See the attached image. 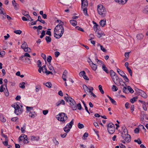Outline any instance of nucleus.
Returning <instances> with one entry per match:
<instances>
[{
	"mask_svg": "<svg viewBox=\"0 0 148 148\" xmlns=\"http://www.w3.org/2000/svg\"><path fill=\"white\" fill-rule=\"evenodd\" d=\"M14 32L16 34H20L22 33V31L20 30H16L14 31Z\"/></svg>",
	"mask_w": 148,
	"mask_h": 148,
	"instance_id": "nucleus-55",
	"label": "nucleus"
},
{
	"mask_svg": "<svg viewBox=\"0 0 148 148\" xmlns=\"http://www.w3.org/2000/svg\"><path fill=\"white\" fill-rule=\"evenodd\" d=\"M67 73V71L66 70H65L62 74V78L65 81H66V76Z\"/></svg>",
	"mask_w": 148,
	"mask_h": 148,
	"instance_id": "nucleus-15",
	"label": "nucleus"
},
{
	"mask_svg": "<svg viewBox=\"0 0 148 148\" xmlns=\"http://www.w3.org/2000/svg\"><path fill=\"white\" fill-rule=\"evenodd\" d=\"M46 86L47 87L50 88L51 87L52 84L50 82H47L46 83Z\"/></svg>",
	"mask_w": 148,
	"mask_h": 148,
	"instance_id": "nucleus-47",
	"label": "nucleus"
},
{
	"mask_svg": "<svg viewBox=\"0 0 148 148\" xmlns=\"http://www.w3.org/2000/svg\"><path fill=\"white\" fill-rule=\"evenodd\" d=\"M112 79L115 84L124 86V85L123 84H125V82H124L121 78H119L117 75L113 77Z\"/></svg>",
	"mask_w": 148,
	"mask_h": 148,
	"instance_id": "nucleus-3",
	"label": "nucleus"
},
{
	"mask_svg": "<svg viewBox=\"0 0 148 148\" xmlns=\"http://www.w3.org/2000/svg\"><path fill=\"white\" fill-rule=\"evenodd\" d=\"M127 90H128L131 93H133L134 92V91L133 89L130 86H128L127 87Z\"/></svg>",
	"mask_w": 148,
	"mask_h": 148,
	"instance_id": "nucleus-39",
	"label": "nucleus"
},
{
	"mask_svg": "<svg viewBox=\"0 0 148 148\" xmlns=\"http://www.w3.org/2000/svg\"><path fill=\"white\" fill-rule=\"evenodd\" d=\"M13 5L14 7V9L16 10H17L18 9V4L16 3L14 0H13L12 1Z\"/></svg>",
	"mask_w": 148,
	"mask_h": 148,
	"instance_id": "nucleus-14",
	"label": "nucleus"
},
{
	"mask_svg": "<svg viewBox=\"0 0 148 148\" xmlns=\"http://www.w3.org/2000/svg\"><path fill=\"white\" fill-rule=\"evenodd\" d=\"M109 72L111 78H112L114 76H115L116 75V73L112 70H110Z\"/></svg>",
	"mask_w": 148,
	"mask_h": 148,
	"instance_id": "nucleus-22",
	"label": "nucleus"
},
{
	"mask_svg": "<svg viewBox=\"0 0 148 148\" xmlns=\"http://www.w3.org/2000/svg\"><path fill=\"white\" fill-rule=\"evenodd\" d=\"M25 125H24L23 126V127H22L21 128V131L22 133H24L25 131Z\"/></svg>",
	"mask_w": 148,
	"mask_h": 148,
	"instance_id": "nucleus-60",
	"label": "nucleus"
},
{
	"mask_svg": "<svg viewBox=\"0 0 148 148\" xmlns=\"http://www.w3.org/2000/svg\"><path fill=\"white\" fill-rule=\"evenodd\" d=\"M127 69V71H128V72H129V73H130V75L131 76H132V70L129 68H128Z\"/></svg>",
	"mask_w": 148,
	"mask_h": 148,
	"instance_id": "nucleus-62",
	"label": "nucleus"
},
{
	"mask_svg": "<svg viewBox=\"0 0 148 148\" xmlns=\"http://www.w3.org/2000/svg\"><path fill=\"white\" fill-rule=\"evenodd\" d=\"M86 74V73H85V72L84 71H81L79 72V75L80 76V77H82V76H84V75H85Z\"/></svg>",
	"mask_w": 148,
	"mask_h": 148,
	"instance_id": "nucleus-42",
	"label": "nucleus"
},
{
	"mask_svg": "<svg viewBox=\"0 0 148 148\" xmlns=\"http://www.w3.org/2000/svg\"><path fill=\"white\" fill-rule=\"evenodd\" d=\"M83 87L85 93H87L88 92H89V88H88L86 85H83Z\"/></svg>",
	"mask_w": 148,
	"mask_h": 148,
	"instance_id": "nucleus-16",
	"label": "nucleus"
},
{
	"mask_svg": "<svg viewBox=\"0 0 148 148\" xmlns=\"http://www.w3.org/2000/svg\"><path fill=\"white\" fill-rule=\"evenodd\" d=\"M123 133L124 135H126L128 134V131L127 129L126 128H125L124 129L123 132Z\"/></svg>",
	"mask_w": 148,
	"mask_h": 148,
	"instance_id": "nucleus-49",
	"label": "nucleus"
},
{
	"mask_svg": "<svg viewBox=\"0 0 148 148\" xmlns=\"http://www.w3.org/2000/svg\"><path fill=\"white\" fill-rule=\"evenodd\" d=\"M115 1L116 3L120 4H124L125 3L127 0H114Z\"/></svg>",
	"mask_w": 148,
	"mask_h": 148,
	"instance_id": "nucleus-11",
	"label": "nucleus"
},
{
	"mask_svg": "<svg viewBox=\"0 0 148 148\" xmlns=\"http://www.w3.org/2000/svg\"><path fill=\"white\" fill-rule=\"evenodd\" d=\"M143 11L144 13L148 14V5L145 7Z\"/></svg>",
	"mask_w": 148,
	"mask_h": 148,
	"instance_id": "nucleus-28",
	"label": "nucleus"
},
{
	"mask_svg": "<svg viewBox=\"0 0 148 148\" xmlns=\"http://www.w3.org/2000/svg\"><path fill=\"white\" fill-rule=\"evenodd\" d=\"M37 63H38V64H37V66L38 67H41V66H42L41 62L40 60H39L38 61Z\"/></svg>",
	"mask_w": 148,
	"mask_h": 148,
	"instance_id": "nucleus-51",
	"label": "nucleus"
},
{
	"mask_svg": "<svg viewBox=\"0 0 148 148\" xmlns=\"http://www.w3.org/2000/svg\"><path fill=\"white\" fill-rule=\"evenodd\" d=\"M64 31V28L63 26L57 25L54 30V37L57 39L60 38L62 36Z\"/></svg>",
	"mask_w": 148,
	"mask_h": 148,
	"instance_id": "nucleus-1",
	"label": "nucleus"
},
{
	"mask_svg": "<svg viewBox=\"0 0 148 148\" xmlns=\"http://www.w3.org/2000/svg\"><path fill=\"white\" fill-rule=\"evenodd\" d=\"M99 23L101 26L102 27H104L106 24V19L101 20L99 22Z\"/></svg>",
	"mask_w": 148,
	"mask_h": 148,
	"instance_id": "nucleus-19",
	"label": "nucleus"
},
{
	"mask_svg": "<svg viewBox=\"0 0 148 148\" xmlns=\"http://www.w3.org/2000/svg\"><path fill=\"white\" fill-rule=\"evenodd\" d=\"M52 59V57L50 56H49L47 57V60L49 63H50L51 62V60Z\"/></svg>",
	"mask_w": 148,
	"mask_h": 148,
	"instance_id": "nucleus-53",
	"label": "nucleus"
},
{
	"mask_svg": "<svg viewBox=\"0 0 148 148\" xmlns=\"http://www.w3.org/2000/svg\"><path fill=\"white\" fill-rule=\"evenodd\" d=\"M2 143L4 144V145L5 146H8V140H5V141H3L2 142Z\"/></svg>",
	"mask_w": 148,
	"mask_h": 148,
	"instance_id": "nucleus-50",
	"label": "nucleus"
},
{
	"mask_svg": "<svg viewBox=\"0 0 148 148\" xmlns=\"http://www.w3.org/2000/svg\"><path fill=\"white\" fill-rule=\"evenodd\" d=\"M101 49L103 52H106L107 50L104 48L102 45L100 46Z\"/></svg>",
	"mask_w": 148,
	"mask_h": 148,
	"instance_id": "nucleus-57",
	"label": "nucleus"
},
{
	"mask_svg": "<svg viewBox=\"0 0 148 148\" xmlns=\"http://www.w3.org/2000/svg\"><path fill=\"white\" fill-rule=\"evenodd\" d=\"M93 28L94 30V31L95 32V33L98 32H99V29H98V27L97 26H94Z\"/></svg>",
	"mask_w": 148,
	"mask_h": 148,
	"instance_id": "nucleus-61",
	"label": "nucleus"
},
{
	"mask_svg": "<svg viewBox=\"0 0 148 148\" xmlns=\"http://www.w3.org/2000/svg\"><path fill=\"white\" fill-rule=\"evenodd\" d=\"M114 127L115 126L114 124L112 123L108 124L107 125V129H108V128H111Z\"/></svg>",
	"mask_w": 148,
	"mask_h": 148,
	"instance_id": "nucleus-38",
	"label": "nucleus"
},
{
	"mask_svg": "<svg viewBox=\"0 0 148 148\" xmlns=\"http://www.w3.org/2000/svg\"><path fill=\"white\" fill-rule=\"evenodd\" d=\"M4 90H5V91H7L6 89V88H3V85H2L0 87V92H2L4 91Z\"/></svg>",
	"mask_w": 148,
	"mask_h": 148,
	"instance_id": "nucleus-32",
	"label": "nucleus"
},
{
	"mask_svg": "<svg viewBox=\"0 0 148 148\" xmlns=\"http://www.w3.org/2000/svg\"><path fill=\"white\" fill-rule=\"evenodd\" d=\"M138 94L144 98L147 97V94L143 91L141 90Z\"/></svg>",
	"mask_w": 148,
	"mask_h": 148,
	"instance_id": "nucleus-17",
	"label": "nucleus"
},
{
	"mask_svg": "<svg viewBox=\"0 0 148 148\" xmlns=\"http://www.w3.org/2000/svg\"><path fill=\"white\" fill-rule=\"evenodd\" d=\"M87 7H84V8H82V9H83V11L84 12V14L86 16H88V14L87 13Z\"/></svg>",
	"mask_w": 148,
	"mask_h": 148,
	"instance_id": "nucleus-26",
	"label": "nucleus"
},
{
	"mask_svg": "<svg viewBox=\"0 0 148 148\" xmlns=\"http://www.w3.org/2000/svg\"><path fill=\"white\" fill-rule=\"evenodd\" d=\"M64 99L66 102H69L71 108L73 110H75L77 109V104L74 100L71 97H64Z\"/></svg>",
	"mask_w": 148,
	"mask_h": 148,
	"instance_id": "nucleus-2",
	"label": "nucleus"
},
{
	"mask_svg": "<svg viewBox=\"0 0 148 148\" xmlns=\"http://www.w3.org/2000/svg\"><path fill=\"white\" fill-rule=\"evenodd\" d=\"M73 119H72L71 121L69 123H68L66 126L63 129L65 132L67 133L70 131V129L73 125Z\"/></svg>",
	"mask_w": 148,
	"mask_h": 148,
	"instance_id": "nucleus-7",
	"label": "nucleus"
},
{
	"mask_svg": "<svg viewBox=\"0 0 148 148\" xmlns=\"http://www.w3.org/2000/svg\"><path fill=\"white\" fill-rule=\"evenodd\" d=\"M25 51L26 52H29L30 51V49L27 46V47H25L24 49Z\"/></svg>",
	"mask_w": 148,
	"mask_h": 148,
	"instance_id": "nucleus-58",
	"label": "nucleus"
},
{
	"mask_svg": "<svg viewBox=\"0 0 148 148\" xmlns=\"http://www.w3.org/2000/svg\"><path fill=\"white\" fill-rule=\"evenodd\" d=\"M121 137L123 139H124L126 142L129 143L130 142L131 140V136L129 134L124 135L123 133H122Z\"/></svg>",
	"mask_w": 148,
	"mask_h": 148,
	"instance_id": "nucleus-8",
	"label": "nucleus"
},
{
	"mask_svg": "<svg viewBox=\"0 0 148 148\" xmlns=\"http://www.w3.org/2000/svg\"><path fill=\"white\" fill-rule=\"evenodd\" d=\"M35 113V112L33 111H32V112H30L29 114V116L32 118L34 117H35L34 115Z\"/></svg>",
	"mask_w": 148,
	"mask_h": 148,
	"instance_id": "nucleus-33",
	"label": "nucleus"
},
{
	"mask_svg": "<svg viewBox=\"0 0 148 148\" xmlns=\"http://www.w3.org/2000/svg\"><path fill=\"white\" fill-rule=\"evenodd\" d=\"M117 71L119 74L122 77L124 75H125V73L123 71H121L119 69H117Z\"/></svg>",
	"mask_w": 148,
	"mask_h": 148,
	"instance_id": "nucleus-21",
	"label": "nucleus"
},
{
	"mask_svg": "<svg viewBox=\"0 0 148 148\" xmlns=\"http://www.w3.org/2000/svg\"><path fill=\"white\" fill-rule=\"evenodd\" d=\"M124 85V84H125V86H124L123 89V92L125 93H127L128 92V91L127 90V88H126V86H127L126 84H123Z\"/></svg>",
	"mask_w": 148,
	"mask_h": 148,
	"instance_id": "nucleus-34",
	"label": "nucleus"
},
{
	"mask_svg": "<svg viewBox=\"0 0 148 148\" xmlns=\"http://www.w3.org/2000/svg\"><path fill=\"white\" fill-rule=\"evenodd\" d=\"M97 11L99 14L103 17H105L106 16L107 12L106 10L103 5H98Z\"/></svg>",
	"mask_w": 148,
	"mask_h": 148,
	"instance_id": "nucleus-4",
	"label": "nucleus"
},
{
	"mask_svg": "<svg viewBox=\"0 0 148 148\" xmlns=\"http://www.w3.org/2000/svg\"><path fill=\"white\" fill-rule=\"evenodd\" d=\"M12 106L14 108V113L17 115L21 114L23 111V109L20 108V106L17 103L12 105Z\"/></svg>",
	"mask_w": 148,
	"mask_h": 148,
	"instance_id": "nucleus-5",
	"label": "nucleus"
},
{
	"mask_svg": "<svg viewBox=\"0 0 148 148\" xmlns=\"http://www.w3.org/2000/svg\"><path fill=\"white\" fill-rule=\"evenodd\" d=\"M92 69L94 71H95L97 68V65L93 63L90 65Z\"/></svg>",
	"mask_w": 148,
	"mask_h": 148,
	"instance_id": "nucleus-23",
	"label": "nucleus"
},
{
	"mask_svg": "<svg viewBox=\"0 0 148 148\" xmlns=\"http://www.w3.org/2000/svg\"><path fill=\"white\" fill-rule=\"evenodd\" d=\"M123 77L124 79V80L126 82H129V80L126 75V74H125V75H124L123 76H122Z\"/></svg>",
	"mask_w": 148,
	"mask_h": 148,
	"instance_id": "nucleus-41",
	"label": "nucleus"
},
{
	"mask_svg": "<svg viewBox=\"0 0 148 148\" xmlns=\"http://www.w3.org/2000/svg\"><path fill=\"white\" fill-rule=\"evenodd\" d=\"M110 100L112 103L116 105V101L113 99L111 97L110 98Z\"/></svg>",
	"mask_w": 148,
	"mask_h": 148,
	"instance_id": "nucleus-63",
	"label": "nucleus"
},
{
	"mask_svg": "<svg viewBox=\"0 0 148 148\" xmlns=\"http://www.w3.org/2000/svg\"><path fill=\"white\" fill-rule=\"evenodd\" d=\"M142 103H143V109L145 111H146L147 110V108L145 105V102L144 101H140Z\"/></svg>",
	"mask_w": 148,
	"mask_h": 148,
	"instance_id": "nucleus-31",
	"label": "nucleus"
},
{
	"mask_svg": "<svg viewBox=\"0 0 148 148\" xmlns=\"http://www.w3.org/2000/svg\"><path fill=\"white\" fill-rule=\"evenodd\" d=\"M38 138H36V137L34 136H32L31 137V140L32 141H38Z\"/></svg>",
	"mask_w": 148,
	"mask_h": 148,
	"instance_id": "nucleus-43",
	"label": "nucleus"
},
{
	"mask_svg": "<svg viewBox=\"0 0 148 148\" xmlns=\"http://www.w3.org/2000/svg\"><path fill=\"white\" fill-rule=\"evenodd\" d=\"M25 83L24 82L21 83L20 84V88L24 89L25 88Z\"/></svg>",
	"mask_w": 148,
	"mask_h": 148,
	"instance_id": "nucleus-45",
	"label": "nucleus"
},
{
	"mask_svg": "<svg viewBox=\"0 0 148 148\" xmlns=\"http://www.w3.org/2000/svg\"><path fill=\"white\" fill-rule=\"evenodd\" d=\"M57 119L58 120L64 123L65 121L67 119V117L66 114L64 113H61L57 115Z\"/></svg>",
	"mask_w": 148,
	"mask_h": 148,
	"instance_id": "nucleus-6",
	"label": "nucleus"
},
{
	"mask_svg": "<svg viewBox=\"0 0 148 148\" xmlns=\"http://www.w3.org/2000/svg\"><path fill=\"white\" fill-rule=\"evenodd\" d=\"M102 69L103 70L105 71L107 73H109V71L108 68L106 67L105 65L103 64L102 66Z\"/></svg>",
	"mask_w": 148,
	"mask_h": 148,
	"instance_id": "nucleus-20",
	"label": "nucleus"
},
{
	"mask_svg": "<svg viewBox=\"0 0 148 148\" xmlns=\"http://www.w3.org/2000/svg\"><path fill=\"white\" fill-rule=\"evenodd\" d=\"M144 36L142 34H138L136 36V38L138 40H141L143 39Z\"/></svg>",
	"mask_w": 148,
	"mask_h": 148,
	"instance_id": "nucleus-27",
	"label": "nucleus"
},
{
	"mask_svg": "<svg viewBox=\"0 0 148 148\" xmlns=\"http://www.w3.org/2000/svg\"><path fill=\"white\" fill-rule=\"evenodd\" d=\"M98 88L100 91L101 92L102 94H103L104 92L102 88V86L101 85H99L98 86Z\"/></svg>",
	"mask_w": 148,
	"mask_h": 148,
	"instance_id": "nucleus-35",
	"label": "nucleus"
},
{
	"mask_svg": "<svg viewBox=\"0 0 148 148\" xmlns=\"http://www.w3.org/2000/svg\"><path fill=\"white\" fill-rule=\"evenodd\" d=\"M78 109L79 110H81L82 109V107L80 103H79L77 105Z\"/></svg>",
	"mask_w": 148,
	"mask_h": 148,
	"instance_id": "nucleus-64",
	"label": "nucleus"
},
{
	"mask_svg": "<svg viewBox=\"0 0 148 148\" xmlns=\"http://www.w3.org/2000/svg\"><path fill=\"white\" fill-rule=\"evenodd\" d=\"M77 126L79 129H82L84 127V125L80 123H78Z\"/></svg>",
	"mask_w": 148,
	"mask_h": 148,
	"instance_id": "nucleus-40",
	"label": "nucleus"
},
{
	"mask_svg": "<svg viewBox=\"0 0 148 148\" xmlns=\"http://www.w3.org/2000/svg\"><path fill=\"white\" fill-rule=\"evenodd\" d=\"M70 23L73 26H75L77 24V21L75 20H72L70 21Z\"/></svg>",
	"mask_w": 148,
	"mask_h": 148,
	"instance_id": "nucleus-25",
	"label": "nucleus"
},
{
	"mask_svg": "<svg viewBox=\"0 0 148 148\" xmlns=\"http://www.w3.org/2000/svg\"><path fill=\"white\" fill-rule=\"evenodd\" d=\"M134 141L136 143H137L139 145L142 143V142L139 138H138V140H134Z\"/></svg>",
	"mask_w": 148,
	"mask_h": 148,
	"instance_id": "nucleus-48",
	"label": "nucleus"
},
{
	"mask_svg": "<svg viewBox=\"0 0 148 148\" xmlns=\"http://www.w3.org/2000/svg\"><path fill=\"white\" fill-rule=\"evenodd\" d=\"M137 97H134V98H133L132 99H130V102H131L132 103H134V102L136 101V99H137Z\"/></svg>",
	"mask_w": 148,
	"mask_h": 148,
	"instance_id": "nucleus-52",
	"label": "nucleus"
},
{
	"mask_svg": "<svg viewBox=\"0 0 148 148\" xmlns=\"http://www.w3.org/2000/svg\"><path fill=\"white\" fill-rule=\"evenodd\" d=\"M23 15L25 16H29V12L26 11H24L23 13Z\"/></svg>",
	"mask_w": 148,
	"mask_h": 148,
	"instance_id": "nucleus-56",
	"label": "nucleus"
},
{
	"mask_svg": "<svg viewBox=\"0 0 148 148\" xmlns=\"http://www.w3.org/2000/svg\"><path fill=\"white\" fill-rule=\"evenodd\" d=\"M57 22L59 23V24L58 25H60L63 26V25H64V23L61 20H57Z\"/></svg>",
	"mask_w": 148,
	"mask_h": 148,
	"instance_id": "nucleus-59",
	"label": "nucleus"
},
{
	"mask_svg": "<svg viewBox=\"0 0 148 148\" xmlns=\"http://www.w3.org/2000/svg\"><path fill=\"white\" fill-rule=\"evenodd\" d=\"M118 88L116 87V86L115 85H113L112 86V90L114 91H116L118 90Z\"/></svg>",
	"mask_w": 148,
	"mask_h": 148,
	"instance_id": "nucleus-44",
	"label": "nucleus"
},
{
	"mask_svg": "<svg viewBox=\"0 0 148 148\" xmlns=\"http://www.w3.org/2000/svg\"><path fill=\"white\" fill-rule=\"evenodd\" d=\"M4 82L5 83V84L4 85L5 86V87L6 88V89L7 91H5L4 92L5 93V95L6 96H8L9 95V93L8 91V90L7 89V84L8 82V80L7 79H5L4 80Z\"/></svg>",
	"mask_w": 148,
	"mask_h": 148,
	"instance_id": "nucleus-9",
	"label": "nucleus"
},
{
	"mask_svg": "<svg viewBox=\"0 0 148 148\" xmlns=\"http://www.w3.org/2000/svg\"><path fill=\"white\" fill-rule=\"evenodd\" d=\"M62 104L63 105H65V102L63 99L60 100L58 101L56 104L57 106H59L60 104Z\"/></svg>",
	"mask_w": 148,
	"mask_h": 148,
	"instance_id": "nucleus-13",
	"label": "nucleus"
},
{
	"mask_svg": "<svg viewBox=\"0 0 148 148\" xmlns=\"http://www.w3.org/2000/svg\"><path fill=\"white\" fill-rule=\"evenodd\" d=\"M53 141L56 145H58L59 144L58 142L56 140V138H54L53 139Z\"/></svg>",
	"mask_w": 148,
	"mask_h": 148,
	"instance_id": "nucleus-54",
	"label": "nucleus"
},
{
	"mask_svg": "<svg viewBox=\"0 0 148 148\" xmlns=\"http://www.w3.org/2000/svg\"><path fill=\"white\" fill-rule=\"evenodd\" d=\"M27 109V113L30 112H32L33 110V107H32L27 106L26 107Z\"/></svg>",
	"mask_w": 148,
	"mask_h": 148,
	"instance_id": "nucleus-24",
	"label": "nucleus"
},
{
	"mask_svg": "<svg viewBox=\"0 0 148 148\" xmlns=\"http://www.w3.org/2000/svg\"><path fill=\"white\" fill-rule=\"evenodd\" d=\"M27 136L25 134H21L18 138V139L19 141L20 142L21 141H22L23 139H26L27 138Z\"/></svg>",
	"mask_w": 148,
	"mask_h": 148,
	"instance_id": "nucleus-12",
	"label": "nucleus"
},
{
	"mask_svg": "<svg viewBox=\"0 0 148 148\" xmlns=\"http://www.w3.org/2000/svg\"><path fill=\"white\" fill-rule=\"evenodd\" d=\"M88 133L85 132L83 135L82 138L83 140H86L87 137L88 136Z\"/></svg>",
	"mask_w": 148,
	"mask_h": 148,
	"instance_id": "nucleus-36",
	"label": "nucleus"
},
{
	"mask_svg": "<svg viewBox=\"0 0 148 148\" xmlns=\"http://www.w3.org/2000/svg\"><path fill=\"white\" fill-rule=\"evenodd\" d=\"M81 8L88 6V3L87 0H81Z\"/></svg>",
	"mask_w": 148,
	"mask_h": 148,
	"instance_id": "nucleus-10",
	"label": "nucleus"
},
{
	"mask_svg": "<svg viewBox=\"0 0 148 148\" xmlns=\"http://www.w3.org/2000/svg\"><path fill=\"white\" fill-rule=\"evenodd\" d=\"M108 132L110 134H113L115 131V128L114 127H112L111 128H108L107 129Z\"/></svg>",
	"mask_w": 148,
	"mask_h": 148,
	"instance_id": "nucleus-18",
	"label": "nucleus"
},
{
	"mask_svg": "<svg viewBox=\"0 0 148 148\" xmlns=\"http://www.w3.org/2000/svg\"><path fill=\"white\" fill-rule=\"evenodd\" d=\"M45 30H43L41 33V35L40 36V38H42L45 35Z\"/></svg>",
	"mask_w": 148,
	"mask_h": 148,
	"instance_id": "nucleus-46",
	"label": "nucleus"
},
{
	"mask_svg": "<svg viewBox=\"0 0 148 148\" xmlns=\"http://www.w3.org/2000/svg\"><path fill=\"white\" fill-rule=\"evenodd\" d=\"M0 120L3 123L5 122L6 121L5 119L3 117L2 115L0 116Z\"/></svg>",
	"mask_w": 148,
	"mask_h": 148,
	"instance_id": "nucleus-37",
	"label": "nucleus"
},
{
	"mask_svg": "<svg viewBox=\"0 0 148 148\" xmlns=\"http://www.w3.org/2000/svg\"><path fill=\"white\" fill-rule=\"evenodd\" d=\"M22 45L21 46V48L23 49H24L25 47H27V45L26 42L25 41L23 42Z\"/></svg>",
	"mask_w": 148,
	"mask_h": 148,
	"instance_id": "nucleus-30",
	"label": "nucleus"
},
{
	"mask_svg": "<svg viewBox=\"0 0 148 148\" xmlns=\"http://www.w3.org/2000/svg\"><path fill=\"white\" fill-rule=\"evenodd\" d=\"M51 40V38L49 36H46L45 37V40L47 43L50 42Z\"/></svg>",
	"mask_w": 148,
	"mask_h": 148,
	"instance_id": "nucleus-29",
	"label": "nucleus"
}]
</instances>
